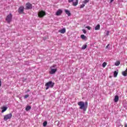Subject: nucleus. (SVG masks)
Here are the masks:
<instances>
[{"instance_id": "f03ea898", "label": "nucleus", "mask_w": 127, "mask_h": 127, "mask_svg": "<svg viewBox=\"0 0 127 127\" xmlns=\"http://www.w3.org/2000/svg\"><path fill=\"white\" fill-rule=\"evenodd\" d=\"M54 82H53L52 81L47 82L45 84V86L46 87V90H48L49 88H53L54 87Z\"/></svg>"}, {"instance_id": "423d86ee", "label": "nucleus", "mask_w": 127, "mask_h": 127, "mask_svg": "<svg viewBox=\"0 0 127 127\" xmlns=\"http://www.w3.org/2000/svg\"><path fill=\"white\" fill-rule=\"evenodd\" d=\"M12 18V15L11 14V13H10L6 17V21H7V22H8V23H9V22L11 21Z\"/></svg>"}, {"instance_id": "a878e982", "label": "nucleus", "mask_w": 127, "mask_h": 127, "mask_svg": "<svg viewBox=\"0 0 127 127\" xmlns=\"http://www.w3.org/2000/svg\"><path fill=\"white\" fill-rule=\"evenodd\" d=\"M82 31L83 32V33H84L85 34H86V33H87V31L85 29H83Z\"/></svg>"}, {"instance_id": "473e14b6", "label": "nucleus", "mask_w": 127, "mask_h": 127, "mask_svg": "<svg viewBox=\"0 0 127 127\" xmlns=\"http://www.w3.org/2000/svg\"><path fill=\"white\" fill-rule=\"evenodd\" d=\"M114 1V0H110V2L112 3V2Z\"/></svg>"}, {"instance_id": "1a4fd4ad", "label": "nucleus", "mask_w": 127, "mask_h": 127, "mask_svg": "<svg viewBox=\"0 0 127 127\" xmlns=\"http://www.w3.org/2000/svg\"><path fill=\"white\" fill-rule=\"evenodd\" d=\"M63 12V11L61 9H59L56 13V15L59 16L61 15V14Z\"/></svg>"}, {"instance_id": "bb28decb", "label": "nucleus", "mask_w": 127, "mask_h": 127, "mask_svg": "<svg viewBox=\"0 0 127 127\" xmlns=\"http://www.w3.org/2000/svg\"><path fill=\"white\" fill-rule=\"evenodd\" d=\"M86 28H87V29H88V30H90L91 29V27L87 26L86 27Z\"/></svg>"}, {"instance_id": "aec40b11", "label": "nucleus", "mask_w": 127, "mask_h": 127, "mask_svg": "<svg viewBox=\"0 0 127 127\" xmlns=\"http://www.w3.org/2000/svg\"><path fill=\"white\" fill-rule=\"evenodd\" d=\"M106 66H107V63H106V62L103 63L102 64V67L103 68H105V67H106Z\"/></svg>"}, {"instance_id": "5701e85b", "label": "nucleus", "mask_w": 127, "mask_h": 127, "mask_svg": "<svg viewBox=\"0 0 127 127\" xmlns=\"http://www.w3.org/2000/svg\"><path fill=\"white\" fill-rule=\"evenodd\" d=\"M86 48H87V45H84L82 46V49L84 50L86 49Z\"/></svg>"}, {"instance_id": "c85d7f7f", "label": "nucleus", "mask_w": 127, "mask_h": 127, "mask_svg": "<svg viewBox=\"0 0 127 127\" xmlns=\"http://www.w3.org/2000/svg\"><path fill=\"white\" fill-rule=\"evenodd\" d=\"M68 2H73L74 1V0H68Z\"/></svg>"}, {"instance_id": "f3484780", "label": "nucleus", "mask_w": 127, "mask_h": 127, "mask_svg": "<svg viewBox=\"0 0 127 127\" xmlns=\"http://www.w3.org/2000/svg\"><path fill=\"white\" fill-rule=\"evenodd\" d=\"M120 64H121V62L118 61L115 63V66H119L120 65Z\"/></svg>"}, {"instance_id": "7ed1b4c3", "label": "nucleus", "mask_w": 127, "mask_h": 127, "mask_svg": "<svg viewBox=\"0 0 127 127\" xmlns=\"http://www.w3.org/2000/svg\"><path fill=\"white\" fill-rule=\"evenodd\" d=\"M55 67H56V64H54L50 67L51 70L49 71V73L51 75H53V74H55V73H56V72L57 71V68H55Z\"/></svg>"}, {"instance_id": "9d476101", "label": "nucleus", "mask_w": 127, "mask_h": 127, "mask_svg": "<svg viewBox=\"0 0 127 127\" xmlns=\"http://www.w3.org/2000/svg\"><path fill=\"white\" fill-rule=\"evenodd\" d=\"M59 32H60V33L64 34L66 32V29L64 28L63 29L60 30Z\"/></svg>"}, {"instance_id": "f8f14e48", "label": "nucleus", "mask_w": 127, "mask_h": 127, "mask_svg": "<svg viewBox=\"0 0 127 127\" xmlns=\"http://www.w3.org/2000/svg\"><path fill=\"white\" fill-rule=\"evenodd\" d=\"M114 102H115V103H118V102H119V96L116 95V96L115 97V98H114Z\"/></svg>"}, {"instance_id": "4468645a", "label": "nucleus", "mask_w": 127, "mask_h": 127, "mask_svg": "<svg viewBox=\"0 0 127 127\" xmlns=\"http://www.w3.org/2000/svg\"><path fill=\"white\" fill-rule=\"evenodd\" d=\"M101 28V26L100 25V24H98L96 26V27H95V29L96 30H100V28Z\"/></svg>"}, {"instance_id": "393cba45", "label": "nucleus", "mask_w": 127, "mask_h": 127, "mask_svg": "<svg viewBox=\"0 0 127 127\" xmlns=\"http://www.w3.org/2000/svg\"><path fill=\"white\" fill-rule=\"evenodd\" d=\"M85 7V4H82L81 5H80V8H83V7Z\"/></svg>"}, {"instance_id": "a211bd4d", "label": "nucleus", "mask_w": 127, "mask_h": 127, "mask_svg": "<svg viewBox=\"0 0 127 127\" xmlns=\"http://www.w3.org/2000/svg\"><path fill=\"white\" fill-rule=\"evenodd\" d=\"M30 109H31V107H30L29 106H27L26 107V111H29V110H30Z\"/></svg>"}, {"instance_id": "6ab92c4d", "label": "nucleus", "mask_w": 127, "mask_h": 127, "mask_svg": "<svg viewBox=\"0 0 127 127\" xmlns=\"http://www.w3.org/2000/svg\"><path fill=\"white\" fill-rule=\"evenodd\" d=\"M90 1V0H84L83 1V3H84V4H86V3H87V2H89Z\"/></svg>"}, {"instance_id": "dca6fc26", "label": "nucleus", "mask_w": 127, "mask_h": 127, "mask_svg": "<svg viewBox=\"0 0 127 127\" xmlns=\"http://www.w3.org/2000/svg\"><path fill=\"white\" fill-rule=\"evenodd\" d=\"M118 74H119V70L115 71L114 72V77H117L118 76Z\"/></svg>"}, {"instance_id": "cd10ccee", "label": "nucleus", "mask_w": 127, "mask_h": 127, "mask_svg": "<svg viewBox=\"0 0 127 127\" xmlns=\"http://www.w3.org/2000/svg\"><path fill=\"white\" fill-rule=\"evenodd\" d=\"M110 34V31H107L106 35L108 36Z\"/></svg>"}, {"instance_id": "4be33fe9", "label": "nucleus", "mask_w": 127, "mask_h": 127, "mask_svg": "<svg viewBox=\"0 0 127 127\" xmlns=\"http://www.w3.org/2000/svg\"><path fill=\"white\" fill-rule=\"evenodd\" d=\"M43 127H46V126H47V122L45 121V122L43 123Z\"/></svg>"}, {"instance_id": "0eeeda50", "label": "nucleus", "mask_w": 127, "mask_h": 127, "mask_svg": "<svg viewBox=\"0 0 127 127\" xmlns=\"http://www.w3.org/2000/svg\"><path fill=\"white\" fill-rule=\"evenodd\" d=\"M32 8V4L30 3H27L26 4V9H31Z\"/></svg>"}, {"instance_id": "2eb2a0df", "label": "nucleus", "mask_w": 127, "mask_h": 127, "mask_svg": "<svg viewBox=\"0 0 127 127\" xmlns=\"http://www.w3.org/2000/svg\"><path fill=\"white\" fill-rule=\"evenodd\" d=\"M78 0H76L75 2H72V5L74 6H76V5H78Z\"/></svg>"}, {"instance_id": "72a5a7b5", "label": "nucleus", "mask_w": 127, "mask_h": 127, "mask_svg": "<svg viewBox=\"0 0 127 127\" xmlns=\"http://www.w3.org/2000/svg\"><path fill=\"white\" fill-rule=\"evenodd\" d=\"M30 90H28L27 92H30Z\"/></svg>"}, {"instance_id": "b1692460", "label": "nucleus", "mask_w": 127, "mask_h": 127, "mask_svg": "<svg viewBox=\"0 0 127 127\" xmlns=\"http://www.w3.org/2000/svg\"><path fill=\"white\" fill-rule=\"evenodd\" d=\"M29 97V95L27 94L24 96V99H27Z\"/></svg>"}, {"instance_id": "c756f323", "label": "nucleus", "mask_w": 127, "mask_h": 127, "mask_svg": "<svg viewBox=\"0 0 127 127\" xmlns=\"http://www.w3.org/2000/svg\"><path fill=\"white\" fill-rule=\"evenodd\" d=\"M109 46H110V44H108V45L106 46V49H108V48H109Z\"/></svg>"}, {"instance_id": "f257e3e1", "label": "nucleus", "mask_w": 127, "mask_h": 127, "mask_svg": "<svg viewBox=\"0 0 127 127\" xmlns=\"http://www.w3.org/2000/svg\"><path fill=\"white\" fill-rule=\"evenodd\" d=\"M77 104L79 106V109L83 110L84 112L87 111V108L88 107V102H84L83 101L78 102Z\"/></svg>"}, {"instance_id": "2f4dec72", "label": "nucleus", "mask_w": 127, "mask_h": 127, "mask_svg": "<svg viewBox=\"0 0 127 127\" xmlns=\"http://www.w3.org/2000/svg\"><path fill=\"white\" fill-rule=\"evenodd\" d=\"M125 127H127V123L125 124Z\"/></svg>"}, {"instance_id": "7c9ffc66", "label": "nucleus", "mask_w": 127, "mask_h": 127, "mask_svg": "<svg viewBox=\"0 0 127 127\" xmlns=\"http://www.w3.org/2000/svg\"><path fill=\"white\" fill-rule=\"evenodd\" d=\"M1 86V80L0 79V87Z\"/></svg>"}, {"instance_id": "20e7f679", "label": "nucleus", "mask_w": 127, "mask_h": 127, "mask_svg": "<svg viewBox=\"0 0 127 127\" xmlns=\"http://www.w3.org/2000/svg\"><path fill=\"white\" fill-rule=\"evenodd\" d=\"M12 118V114L11 113L7 114L3 116L4 121H7V120H10Z\"/></svg>"}, {"instance_id": "9b49d317", "label": "nucleus", "mask_w": 127, "mask_h": 127, "mask_svg": "<svg viewBox=\"0 0 127 127\" xmlns=\"http://www.w3.org/2000/svg\"><path fill=\"white\" fill-rule=\"evenodd\" d=\"M1 113H4L6 110H7V107H2L1 108Z\"/></svg>"}, {"instance_id": "39448f33", "label": "nucleus", "mask_w": 127, "mask_h": 127, "mask_svg": "<svg viewBox=\"0 0 127 127\" xmlns=\"http://www.w3.org/2000/svg\"><path fill=\"white\" fill-rule=\"evenodd\" d=\"M46 15V13L45 12V11L43 10L39 11L38 13V15L39 17H43Z\"/></svg>"}, {"instance_id": "412c9836", "label": "nucleus", "mask_w": 127, "mask_h": 127, "mask_svg": "<svg viewBox=\"0 0 127 127\" xmlns=\"http://www.w3.org/2000/svg\"><path fill=\"white\" fill-rule=\"evenodd\" d=\"M81 38H82V39H85V38H86V37L84 35H81L80 36Z\"/></svg>"}, {"instance_id": "ddd939ff", "label": "nucleus", "mask_w": 127, "mask_h": 127, "mask_svg": "<svg viewBox=\"0 0 127 127\" xmlns=\"http://www.w3.org/2000/svg\"><path fill=\"white\" fill-rule=\"evenodd\" d=\"M64 11H65L66 14H67V15L68 16H70V15H71V13L70 12V11H69V10H68L67 9H65Z\"/></svg>"}, {"instance_id": "6e6552de", "label": "nucleus", "mask_w": 127, "mask_h": 127, "mask_svg": "<svg viewBox=\"0 0 127 127\" xmlns=\"http://www.w3.org/2000/svg\"><path fill=\"white\" fill-rule=\"evenodd\" d=\"M24 10V7L23 6H20L18 8V12L19 13H23V11Z\"/></svg>"}]
</instances>
